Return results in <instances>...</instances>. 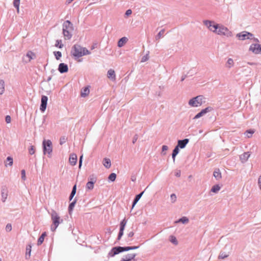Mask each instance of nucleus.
Instances as JSON below:
<instances>
[{
    "label": "nucleus",
    "instance_id": "f257e3e1",
    "mask_svg": "<svg viewBox=\"0 0 261 261\" xmlns=\"http://www.w3.org/2000/svg\"><path fill=\"white\" fill-rule=\"evenodd\" d=\"M90 54V52L86 47H82L79 44H74L71 48V55L75 59Z\"/></svg>",
    "mask_w": 261,
    "mask_h": 261
},
{
    "label": "nucleus",
    "instance_id": "f03ea898",
    "mask_svg": "<svg viewBox=\"0 0 261 261\" xmlns=\"http://www.w3.org/2000/svg\"><path fill=\"white\" fill-rule=\"evenodd\" d=\"M62 30L64 36L68 40L70 39L72 36L70 32L73 30V26L70 20H67L64 22Z\"/></svg>",
    "mask_w": 261,
    "mask_h": 261
},
{
    "label": "nucleus",
    "instance_id": "7ed1b4c3",
    "mask_svg": "<svg viewBox=\"0 0 261 261\" xmlns=\"http://www.w3.org/2000/svg\"><path fill=\"white\" fill-rule=\"evenodd\" d=\"M50 216L53 222L50 229L52 231H54L56 230L59 225L63 222V220L60 218L58 213L54 210H51Z\"/></svg>",
    "mask_w": 261,
    "mask_h": 261
},
{
    "label": "nucleus",
    "instance_id": "20e7f679",
    "mask_svg": "<svg viewBox=\"0 0 261 261\" xmlns=\"http://www.w3.org/2000/svg\"><path fill=\"white\" fill-rule=\"evenodd\" d=\"M43 152L44 154H47L50 158L53 151L52 142L50 140H44L42 142Z\"/></svg>",
    "mask_w": 261,
    "mask_h": 261
},
{
    "label": "nucleus",
    "instance_id": "39448f33",
    "mask_svg": "<svg viewBox=\"0 0 261 261\" xmlns=\"http://www.w3.org/2000/svg\"><path fill=\"white\" fill-rule=\"evenodd\" d=\"M203 98V95H201L193 97L189 101V105L193 107L200 106L204 102Z\"/></svg>",
    "mask_w": 261,
    "mask_h": 261
},
{
    "label": "nucleus",
    "instance_id": "423d86ee",
    "mask_svg": "<svg viewBox=\"0 0 261 261\" xmlns=\"http://www.w3.org/2000/svg\"><path fill=\"white\" fill-rule=\"evenodd\" d=\"M215 33L218 35H224L227 37H231L232 35V32L227 28L222 25H220L219 24Z\"/></svg>",
    "mask_w": 261,
    "mask_h": 261
},
{
    "label": "nucleus",
    "instance_id": "0eeeda50",
    "mask_svg": "<svg viewBox=\"0 0 261 261\" xmlns=\"http://www.w3.org/2000/svg\"><path fill=\"white\" fill-rule=\"evenodd\" d=\"M253 36L254 35L253 34L247 31H242L236 35V37L240 40L252 39Z\"/></svg>",
    "mask_w": 261,
    "mask_h": 261
},
{
    "label": "nucleus",
    "instance_id": "6e6552de",
    "mask_svg": "<svg viewBox=\"0 0 261 261\" xmlns=\"http://www.w3.org/2000/svg\"><path fill=\"white\" fill-rule=\"evenodd\" d=\"M203 23L210 31L215 33L217 31L218 27H219V24L215 23L214 21L208 20H203Z\"/></svg>",
    "mask_w": 261,
    "mask_h": 261
},
{
    "label": "nucleus",
    "instance_id": "1a4fd4ad",
    "mask_svg": "<svg viewBox=\"0 0 261 261\" xmlns=\"http://www.w3.org/2000/svg\"><path fill=\"white\" fill-rule=\"evenodd\" d=\"M122 252H123V251L122 250L121 246L114 247L109 251L108 256L112 257H114L115 255Z\"/></svg>",
    "mask_w": 261,
    "mask_h": 261
},
{
    "label": "nucleus",
    "instance_id": "9d476101",
    "mask_svg": "<svg viewBox=\"0 0 261 261\" xmlns=\"http://www.w3.org/2000/svg\"><path fill=\"white\" fill-rule=\"evenodd\" d=\"M213 110V108L211 107H207L206 108L201 110L199 113H198L193 118V119H198L208 112H210Z\"/></svg>",
    "mask_w": 261,
    "mask_h": 261
},
{
    "label": "nucleus",
    "instance_id": "9b49d317",
    "mask_svg": "<svg viewBox=\"0 0 261 261\" xmlns=\"http://www.w3.org/2000/svg\"><path fill=\"white\" fill-rule=\"evenodd\" d=\"M249 50L254 54H258L261 52V45L258 43H253L250 46Z\"/></svg>",
    "mask_w": 261,
    "mask_h": 261
},
{
    "label": "nucleus",
    "instance_id": "f8f14e48",
    "mask_svg": "<svg viewBox=\"0 0 261 261\" xmlns=\"http://www.w3.org/2000/svg\"><path fill=\"white\" fill-rule=\"evenodd\" d=\"M48 101V97L46 95H42L41 99V104L40 106V110L41 112H45Z\"/></svg>",
    "mask_w": 261,
    "mask_h": 261
},
{
    "label": "nucleus",
    "instance_id": "ddd939ff",
    "mask_svg": "<svg viewBox=\"0 0 261 261\" xmlns=\"http://www.w3.org/2000/svg\"><path fill=\"white\" fill-rule=\"evenodd\" d=\"M8 188L6 186H3L1 187L2 201L5 202L8 196Z\"/></svg>",
    "mask_w": 261,
    "mask_h": 261
},
{
    "label": "nucleus",
    "instance_id": "4468645a",
    "mask_svg": "<svg viewBox=\"0 0 261 261\" xmlns=\"http://www.w3.org/2000/svg\"><path fill=\"white\" fill-rule=\"evenodd\" d=\"M58 70L61 74L66 73L68 71V65L64 63H61L59 65Z\"/></svg>",
    "mask_w": 261,
    "mask_h": 261
},
{
    "label": "nucleus",
    "instance_id": "2eb2a0df",
    "mask_svg": "<svg viewBox=\"0 0 261 261\" xmlns=\"http://www.w3.org/2000/svg\"><path fill=\"white\" fill-rule=\"evenodd\" d=\"M189 142V139L188 138H185L182 140H178L177 141V144L176 145L178 146L180 148L183 149L186 147Z\"/></svg>",
    "mask_w": 261,
    "mask_h": 261
},
{
    "label": "nucleus",
    "instance_id": "dca6fc26",
    "mask_svg": "<svg viewBox=\"0 0 261 261\" xmlns=\"http://www.w3.org/2000/svg\"><path fill=\"white\" fill-rule=\"evenodd\" d=\"M69 161L71 166H74L77 163V156L75 153H71L69 158Z\"/></svg>",
    "mask_w": 261,
    "mask_h": 261
},
{
    "label": "nucleus",
    "instance_id": "f3484780",
    "mask_svg": "<svg viewBox=\"0 0 261 261\" xmlns=\"http://www.w3.org/2000/svg\"><path fill=\"white\" fill-rule=\"evenodd\" d=\"M136 253L127 254L125 255V258H122L120 261H132L135 260Z\"/></svg>",
    "mask_w": 261,
    "mask_h": 261
},
{
    "label": "nucleus",
    "instance_id": "a211bd4d",
    "mask_svg": "<svg viewBox=\"0 0 261 261\" xmlns=\"http://www.w3.org/2000/svg\"><path fill=\"white\" fill-rule=\"evenodd\" d=\"M107 76L109 79L111 80L112 81H115L116 74L114 70L112 69H109L107 72Z\"/></svg>",
    "mask_w": 261,
    "mask_h": 261
},
{
    "label": "nucleus",
    "instance_id": "6ab92c4d",
    "mask_svg": "<svg viewBox=\"0 0 261 261\" xmlns=\"http://www.w3.org/2000/svg\"><path fill=\"white\" fill-rule=\"evenodd\" d=\"M144 193V191L141 192V193H140L139 194H138L135 196V197L133 201V202H132V208H133V207L137 203L138 201L140 199V198L142 196Z\"/></svg>",
    "mask_w": 261,
    "mask_h": 261
},
{
    "label": "nucleus",
    "instance_id": "aec40b11",
    "mask_svg": "<svg viewBox=\"0 0 261 261\" xmlns=\"http://www.w3.org/2000/svg\"><path fill=\"white\" fill-rule=\"evenodd\" d=\"M77 200V198L75 197L73 199V200L69 203L68 207V213L70 215L72 213L73 208L76 203Z\"/></svg>",
    "mask_w": 261,
    "mask_h": 261
},
{
    "label": "nucleus",
    "instance_id": "412c9836",
    "mask_svg": "<svg viewBox=\"0 0 261 261\" xmlns=\"http://www.w3.org/2000/svg\"><path fill=\"white\" fill-rule=\"evenodd\" d=\"M128 41V39L126 37H123L119 39L118 42H117V46L119 47H121L124 45V44L127 42Z\"/></svg>",
    "mask_w": 261,
    "mask_h": 261
},
{
    "label": "nucleus",
    "instance_id": "4be33fe9",
    "mask_svg": "<svg viewBox=\"0 0 261 261\" xmlns=\"http://www.w3.org/2000/svg\"><path fill=\"white\" fill-rule=\"evenodd\" d=\"M46 236H47V233L46 231H44L41 233V236L39 237V238L37 240V244L38 246H40L43 243V242L44 240V238Z\"/></svg>",
    "mask_w": 261,
    "mask_h": 261
},
{
    "label": "nucleus",
    "instance_id": "5701e85b",
    "mask_svg": "<svg viewBox=\"0 0 261 261\" xmlns=\"http://www.w3.org/2000/svg\"><path fill=\"white\" fill-rule=\"evenodd\" d=\"M213 176L216 180H219L222 178L221 172L219 168H216L213 172Z\"/></svg>",
    "mask_w": 261,
    "mask_h": 261
},
{
    "label": "nucleus",
    "instance_id": "b1692460",
    "mask_svg": "<svg viewBox=\"0 0 261 261\" xmlns=\"http://www.w3.org/2000/svg\"><path fill=\"white\" fill-rule=\"evenodd\" d=\"M127 222V219L125 218L123 219L120 222L119 224V231H124L126 223Z\"/></svg>",
    "mask_w": 261,
    "mask_h": 261
},
{
    "label": "nucleus",
    "instance_id": "393cba45",
    "mask_svg": "<svg viewBox=\"0 0 261 261\" xmlns=\"http://www.w3.org/2000/svg\"><path fill=\"white\" fill-rule=\"evenodd\" d=\"M250 155V154L249 152H245L243 154L240 155V158L242 162L244 163L248 160Z\"/></svg>",
    "mask_w": 261,
    "mask_h": 261
},
{
    "label": "nucleus",
    "instance_id": "a878e982",
    "mask_svg": "<svg viewBox=\"0 0 261 261\" xmlns=\"http://www.w3.org/2000/svg\"><path fill=\"white\" fill-rule=\"evenodd\" d=\"M89 92H90V90H89V87H85L81 90V96L82 97H85L89 94Z\"/></svg>",
    "mask_w": 261,
    "mask_h": 261
},
{
    "label": "nucleus",
    "instance_id": "bb28decb",
    "mask_svg": "<svg viewBox=\"0 0 261 261\" xmlns=\"http://www.w3.org/2000/svg\"><path fill=\"white\" fill-rule=\"evenodd\" d=\"M32 246L31 244H29L26 247V252H25V258L28 259L30 258L31 250H32Z\"/></svg>",
    "mask_w": 261,
    "mask_h": 261
},
{
    "label": "nucleus",
    "instance_id": "cd10ccee",
    "mask_svg": "<svg viewBox=\"0 0 261 261\" xmlns=\"http://www.w3.org/2000/svg\"><path fill=\"white\" fill-rule=\"evenodd\" d=\"M189 221V220L187 217L183 216V217H181L180 218L178 219L177 220H176L175 222V223H181L182 224H186Z\"/></svg>",
    "mask_w": 261,
    "mask_h": 261
},
{
    "label": "nucleus",
    "instance_id": "c85d7f7f",
    "mask_svg": "<svg viewBox=\"0 0 261 261\" xmlns=\"http://www.w3.org/2000/svg\"><path fill=\"white\" fill-rule=\"evenodd\" d=\"M103 165L107 169L111 166V160L108 158H105L103 160Z\"/></svg>",
    "mask_w": 261,
    "mask_h": 261
},
{
    "label": "nucleus",
    "instance_id": "c756f323",
    "mask_svg": "<svg viewBox=\"0 0 261 261\" xmlns=\"http://www.w3.org/2000/svg\"><path fill=\"white\" fill-rule=\"evenodd\" d=\"M220 189H221V187L219 186V185L216 184V185H214L212 187V188L211 189V192L214 193H217L218 192V191H220Z\"/></svg>",
    "mask_w": 261,
    "mask_h": 261
},
{
    "label": "nucleus",
    "instance_id": "7c9ffc66",
    "mask_svg": "<svg viewBox=\"0 0 261 261\" xmlns=\"http://www.w3.org/2000/svg\"><path fill=\"white\" fill-rule=\"evenodd\" d=\"M117 175L115 173H111L108 176V179L109 182H114L116 178Z\"/></svg>",
    "mask_w": 261,
    "mask_h": 261
},
{
    "label": "nucleus",
    "instance_id": "2f4dec72",
    "mask_svg": "<svg viewBox=\"0 0 261 261\" xmlns=\"http://www.w3.org/2000/svg\"><path fill=\"white\" fill-rule=\"evenodd\" d=\"M134 232L133 231V230H131V231H129L128 233L127 234V238L128 239H126V242L127 243V244H130V242L132 241V239H129V238H132L134 236Z\"/></svg>",
    "mask_w": 261,
    "mask_h": 261
},
{
    "label": "nucleus",
    "instance_id": "473e14b6",
    "mask_svg": "<svg viewBox=\"0 0 261 261\" xmlns=\"http://www.w3.org/2000/svg\"><path fill=\"white\" fill-rule=\"evenodd\" d=\"M5 91V82L3 80H0V95H2Z\"/></svg>",
    "mask_w": 261,
    "mask_h": 261
},
{
    "label": "nucleus",
    "instance_id": "72a5a7b5",
    "mask_svg": "<svg viewBox=\"0 0 261 261\" xmlns=\"http://www.w3.org/2000/svg\"><path fill=\"white\" fill-rule=\"evenodd\" d=\"M94 184L95 183L93 182V181H88L86 185V189L89 190H91L93 189Z\"/></svg>",
    "mask_w": 261,
    "mask_h": 261
},
{
    "label": "nucleus",
    "instance_id": "f704fd0d",
    "mask_svg": "<svg viewBox=\"0 0 261 261\" xmlns=\"http://www.w3.org/2000/svg\"><path fill=\"white\" fill-rule=\"evenodd\" d=\"M234 64L233 60L231 58H229L226 64V67L227 68H231Z\"/></svg>",
    "mask_w": 261,
    "mask_h": 261
},
{
    "label": "nucleus",
    "instance_id": "c9c22d12",
    "mask_svg": "<svg viewBox=\"0 0 261 261\" xmlns=\"http://www.w3.org/2000/svg\"><path fill=\"white\" fill-rule=\"evenodd\" d=\"M54 55L56 59V60H59L62 57V53L60 51H54Z\"/></svg>",
    "mask_w": 261,
    "mask_h": 261
},
{
    "label": "nucleus",
    "instance_id": "e433bc0d",
    "mask_svg": "<svg viewBox=\"0 0 261 261\" xmlns=\"http://www.w3.org/2000/svg\"><path fill=\"white\" fill-rule=\"evenodd\" d=\"M169 240L174 245H177L178 244V241L176 239V238L174 236H170Z\"/></svg>",
    "mask_w": 261,
    "mask_h": 261
},
{
    "label": "nucleus",
    "instance_id": "4c0bfd02",
    "mask_svg": "<svg viewBox=\"0 0 261 261\" xmlns=\"http://www.w3.org/2000/svg\"><path fill=\"white\" fill-rule=\"evenodd\" d=\"M6 161L8 163L7 165H6V166H7V165H9V166H12L13 164V160L12 157H11V156H8L6 159Z\"/></svg>",
    "mask_w": 261,
    "mask_h": 261
},
{
    "label": "nucleus",
    "instance_id": "58836bf2",
    "mask_svg": "<svg viewBox=\"0 0 261 261\" xmlns=\"http://www.w3.org/2000/svg\"><path fill=\"white\" fill-rule=\"evenodd\" d=\"M254 133V130L253 129H249L247 130L245 134L248 138H250Z\"/></svg>",
    "mask_w": 261,
    "mask_h": 261
},
{
    "label": "nucleus",
    "instance_id": "ea45409f",
    "mask_svg": "<svg viewBox=\"0 0 261 261\" xmlns=\"http://www.w3.org/2000/svg\"><path fill=\"white\" fill-rule=\"evenodd\" d=\"M29 153L31 155H33L35 152V147L33 145H30L28 148Z\"/></svg>",
    "mask_w": 261,
    "mask_h": 261
},
{
    "label": "nucleus",
    "instance_id": "a19ab883",
    "mask_svg": "<svg viewBox=\"0 0 261 261\" xmlns=\"http://www.w3.org/2000/svg\"><path fill=\"white\" fill-rule=\"evenodd\" d=\"M55 46L59 48H62L63 47V44L62 43V40H57L56 41Z\"/></svg>",
    "mask_w": 261,
    "mask_h": 261
},
{
    "label": "nucleus",
    "instance_id": "79ce46f5",
    "mask_svg": "<svg viewBox=\"0 0 261 261\" xmlns=\"http://www.w3.org/2000/svg\"><path fill=\"white\" fill-rule=\"evenodd\" d=\"M123 234H124V231H119V230L118 236H117L116 241L115 242V244L117 243V242L118 241H120L121 239L122 236H123Z\"/></svg>",
    "mask_w": 261,
    "mask_h": 261
},
{
    "label": "nucleus",
    "instance_id": "37998d69",
    "mask_svg": "<svg viewBox=\"0 0 261 261\" xmlns=\"http://www.w3.org/2000/svg\"><path fill=\"white\" fill-rule=\"evenodd\" d=\"M97 180V178L94 174H92L89 176L88 177V181H93V182L95 183Z\"/></svg>",
    "mask_w": 261,
    "mask_h": 261
},
{
    "label": "nucleus",
    "instance_id": "c03bdc74",
    "mask_svg": "<svg viewBox=\"0 0 261 261\" xmlns=\"http://www.w3.org/2000/svg\"><path fill=\"white\" fill-rule=\"evenodd\" d=\"M20 0H14L13 1V6L18 10H19V5H20Z\"/></svg>",
    "mask_w": 261,
    "mask_h": 261
},
{
    "label": "nucleus",
    "instance_id": "a18cd8bd",
    "mask_svg": "<svg viewBox=\"0 0 261 261\" xmlns=\"http://www.w3.org/2000/svg\"><path fill=\"white\" fill-rule=\"evenodd\" d=\"M165 32V30L164 29H162L161 30L159 33L158 34H157V35L155 37V39L156 40H158L159 39H160L164 34Z\"/></svg>",
    "mask_w": 261,
    "mask_h": 261
},
{
    "label": "nucleus",
    "instance_id": "49530a36",
    "mask_svg": "<svg viewBox=\"0 0 261 261\" xmlns=\"http://www.w3.org/2000/svg\"><path fill=\"white\" fill-rule=\"evenodd\" d=\"M67 139V138L66 136H62L60 139V144L63 145L66 142Z\"/></svg>",
    "mask_w": 261,
    "mask_h": 261
},
{
    "label": "nucleus",
    "instance_id": "de8ad7c7",
    "mask_svg": "<svg viewBox=\"0 0 261 261\" xmlns=\"http://www.w3.org/2000/svg\"><path fill=\"white\" fill-rule=\"evenodd\" d=\"M228 256V255L226 253L223 252H220L219 255V258H221V259H224L226 257H227Z\"/></svg>",
    "mask_w": 261,
    "mask_h": 261
},
{
    "label": "nucleus",
    "instance_id": "09e8293b",
    "mask_svg": "<svg viewBox=\"0 0 261 261\" xmlns=\"http://www.w3.org/2000/svg\"><path fill=\"white\" fill-rule=\"evenodd\" d=\"M170 199L172 203L175 202L176 200V196L174 193L171 194L170 195Z\"/></svg>",
    "mask_w": 261,
    "mask_h": 261
},
{
    "label": "nucleus",
    "instance_id": "8fccbe9b",
    "mask_svg": "<svg viewBox=\"0 0 261 261\" xmlns=\"http://www.w3.org/2000/svg\"><path fill=\"white\" fill-rule=\"evenodd\" d=\"M179 148H180L178 146L176 145L172 151V153L177 155L179 152Z\"/></svg>",
    "mask_w": 261,
    "mask_h": 261
},
{
    "label": "nucleus",
    "instance_id": "3c124183",
    "mask_svg": "<svg viewBox=\"0 0 261 261\" xmlns=\"http://www.w3.org/2000/svg\"><path fill=\"white\" fill-rule=\"evenodd\" d=\"M149 59L148 54H146L145 55L142 57L141 59V62H145L147 61Z\"/></svg>",
    "mask_w": 261,
    "mask_h": 261
},
{
    "label": "nucleus",
    "instance_id": "603ef678",
    "mask_svg": "<svg viewBox=\"0 0 261 261\" xmlns=\"http://www.w3.org/2000/svg\"><path fill=\"white\" fill-rule=\"evenodd\" d=\"M168 149V147L167 145H163L162 147V154L163 155H165L166 152H164L165 151L167 150Z\"/></svg>",
    "mask_w": 261,
    "mask_h": 261
},
{
    "label": "nucleus",
    "instance_id": "864d4df0",
    "mask_svg": "<svg viewBox=\"0 0 261 261\" xmlns=\"http://www.w3.org/2000/svg\"><path fill=\"white\" fill-rule=\"evenodd\" d=\"M34 55H35L34 54L32 51H30L27 53L26 56H27V57H28L29 58V60L30 61L31 60L33 59L32 56H34Z\"/></svg>",
    "mask_w": 261,
    "mask_h": 261
},
{
    "label": "nucleus",
    "instance_id": "5fc2aeb1",
    "mask_svg": "<svg viewBox=\"0 0 261 261\" xmlns=\"http://www.w3.org/2000/svg\"><path fill=\"white\" fill-rule=\"evenodd\" d=\"M21 178L22 180H25L26 179V176H25V171L24 169H22L21 171Z\"/></svg>",
    "mask_w": 261,
    "mask_h": 261
},
{
    "label": "nucleus",
    "instance_id": "6e6d98bb",
    "mask_svg": "<svg viewBox=\"0 0 261 261\" xmlns=\"http://www.w3.org/2000/svg\"><path fill=\"white\" fill-rule=\"evenodd\" d=\"M83 159V155L82 154L80 156V158H79V168H81V166H82Z\"/></svg>",
    "mask_w": 261,
    "mask_h": 261
},
{
    "label": "nucleus",
    "instance_id": "4d7b16f0",
    "mask_svg": "<svg viewBox=\"0 0 261 261\" xmlns=\"http://www.w3.org/2000/svg\"><path fill=\"white\" fill-rule=\"evenodd\" d=\"M12 230V225L10 223H8L6 225V230L7 231H10Z\"/></svg>",
    "mask_w": 261,
    "mask_h": 261
},
{
    "label": "nucleus",
    "instance_id": "13d9d810",
    "mask_svg": "<svg viewBox=\"0 0 261 261\" xmlns=\"http://www.w3.org/2000/svg\"><path fill=\"white\" fill-rule=\"evenodd\" d=\"M11 118L10 115H7L5 117V121L7 123H9L11 122Z\"/></svg>",
    "mask_w": 261,
    "mask_h": 261
},
{
    "label": "nucleus",
    "instance_id": "bf43d9fd",
    "mask_svg": "<svg viewBox=\"0 0 261 261\" xmlns=\"http://www.w3.org/2000/svg\"><path fill=\"white\" fill-rule=\"evenodd\" d=\"M76 193L73 192H71L69 197V201H71L72 199L73 198L74 196H75Z\"/></svg>",
    "mask_w": 261,
    "mask_h": 261
},
{
    "label": "nucleus",
    "instance_id": "052dcab7",
    "mask_svg": "<svg viewBox=\"0 0 261 261\" xmlns=\"http://www.w3.org/2000/svg\"><path fill=\"white\" fill-rule=\"evenodd\" d=\"M122 250L123 251V252L128 251L129 250H130V246L122 247Z\"/></svg>",
    "mask_w": 261,
    "mask_h": 261
},
{
    "label": "nucleus",
    "instance_id": "680f3d73",
    "mask_svg": "<svg viewBox=\"0 0 261 261\" xmlns=\"http://www.w3.org/2000/svg\"><path fill=\"white\" fill-rule=\"evenodd\" d=\"M132 13V11L131 9H128L126 11H125V16H129L130 15H131Z\"/></svg>",
    "mask_w": 261,
    "mask_h": 261
},
{
    "label": "nucleus",
    "instance_id": "e2e57ef3",
    "mask_svg": "<svg viewBox=\"0 0 261 261\" xmlns=\"http://www.w3.org/2000/svg\"><path fill=\"white\" fill-rule=\"evenodd\" d=\"M137 139H138V135H135L133 139V141H132L133 143L135 144L136 143V142L137 141Z\"/></svg>",
    "mask_w": 261,
    "mask_h": 261
},
{
    "label": "nucleus",
    "instance_id": "0e129e2a",
    "mask_svg": "<svg viewBox=\"0 0 261 261\" xmlns=\"http://www.w3.org/2000/svg\"><path fill=\"white\" fill-rule=\"evenodd\" d=\"M139 246H130V250H135V249H137L138 248H139Z\"/></svg>",
    "mask_w": 261,
    "mask_h": 261
},
{
    "label": "nucleus",
    "instance_id": "69168bd1",
    "mask_svg": "<svg viewBox=\"0 0 261 261\" xmlns=\"http://www.w3.org/2000/svg\"><path fill=\"white\" fill-rule=\"evenodd\" d=\"M74 192L75 193L76 192V185H74L73 187H72V190H71V192Z\"/></svg>",
    "mask_w": 261,
    "mask_h": 261
},
{
    "label": "nucleus",
    "instance_id": "338daca9",
    "mask_svg": "<svg viewBox=\"0 0 261 261\" xmlns=\"http://www.w3.org/2000/svg\"><path fill=\"white\" fill-rule=\"evenodd\" d=\"M177 154H175V153H172V158L173 160V162H175V158Z\"/></svg>",
    "mask_w": 261,
    "mask_h": 261
},
{
    "label": "nucleus",
    "instance_id": "774afa93",
    "mask_svg": "<svg viewBox=\"0 0 261 261\" xmlns=\"http://www.w3.org/2000/svg\"><path fill=\"white\" fill-rule=\"evenodd\" d=\"M175 175L176 177H180V171L179 170V171L176 172L175 173Z\"/></svg>",
    "mask_w": 261,
    "mask_h": 261
}]
</instances>
